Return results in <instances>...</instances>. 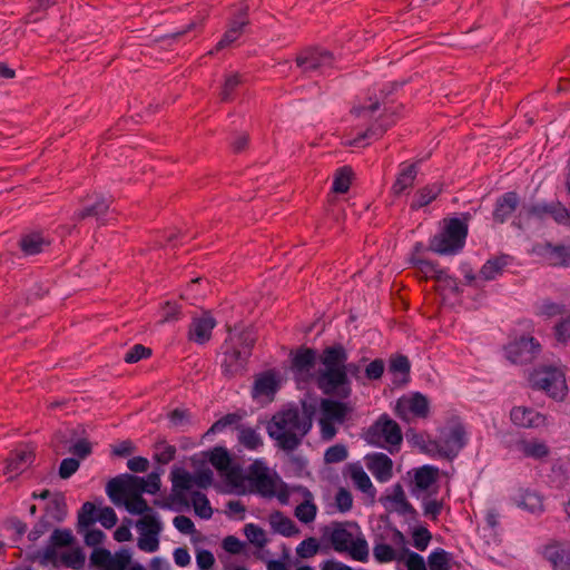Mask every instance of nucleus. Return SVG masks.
Wrapping results in <instances>:
<instances>
[{"mask_svg": "<svg viewBox=\"0 0 570 570\" xmlns=\"http://www.w3.org/2000/svg\"><path fill=\"white\" fill-rule=\"evenodd\" d=\"M347 351L341 344L328 346L323 350L320 361L322 367L315 375L317 387L326 395L346 400L352 394L348 373L356 374V364H346Z\"/></svg>", "mask_w": 570, "mask_h": 570, "instance_id": "1", "label": "nucleus"}, {"mask_svg": "<svg viewBox=\"0 0 570 570\" xmlns=\"http://www.w3.org/2000/svg\"><path fill=\"white\" fill-rule=\"evenodd\" d=\"M311 429V417L302 414L297 409L275 413L266 426L267 434L275 445L287 453L295 451L302 444Z\"/></svg>", "mask_w": 570, "mask_h": 570, "instance_id": "2", "label": "nucleus"}, {"mask_svg": "<svg viewBox=\"0 0 570 570\" xmlns=\"http://www.w3.org/2000/svg\"><path fill=\"white\" fill-rule=\"evenodd\" d=\"M322 541L338 553H347L353 560L366 562L367 541L356 522H332L322 529Z\"/></svg>", "mask_w": 570, "mask_h": 570, "instance_id": "3", "label": "nucleus"}, {"mask_svg": "<svg viewBox=\"0 0 570 570\" xmlns=\"http://www.w3.org/2000/svg\"><path fill=\"white\" fill-rule=\"evenodd\" d=\"M255 342L256 336L250 328L229 333L223 346L224 353L220 363L222 372L227 379L244 374Z\"/></svg>", "mask_w": 570, "mask_h": 570, "instance_id": "4", "label": "nucleus"}, {"mask_svg": "<svg viewBox=\"0 0 570 570\" xmlns=\"http://www.w3.org/2000/svg\"><path fill=\"white\" fill-rule=\"evenodd\" d=\"M366 443L382 448L391 454L399 452L403 441L400 425L387 414H382L363 433Z\"/></svg>", "mask_w": 570, "mask_h": 570, "instance_id": "5", "label": "nucleus"}, {"mask_svg": "<svg viewBox=\"0 0 570 570\" xmlns=\"http://www.w3.org/2000/svg\"><path fill=\"white\" fill-rule=\"evenodd\" d=\"M466 443V433L461 424H453L441 430L435 440H429L424 450L432 456L453 459Z\"/></svg>", "mask_w": 570, "mask_h": 570, "instance_id": "6", "label": "nucleus"}, {"mask_svg": "<svg viewBox=\"0 0 570 570\" xmlns=\"http://www.w3.org/2000/svg\"><path fill=\"white\" fill-rule=\"evenodd\" d=\"M468 235V226L459 218H451L443 230L435 235L429 248L440 255H451L461 250Z\"/></svg>", "mask_w": 570, "mask_h": 570, "instance_id": "7", "label": "nucleus"}, {"mask_svg": "<svg viewBox=\"0 0 570 570\" xmlns=\"http://www.w3.org/2000/svg\"><path fill=\"white\" fill-rule=\"evenodd\" d=\"M533 389L544 391L550 397L562 400L567 394L564 373L552 366H546L533 371L529 377Z\"/></svg>", "mask_w": 570, "mask_h": 570, "instance_id": "8", "label": "nucleus"}, {"mask_svg": "<svg viewBox=\"0 0 570 570\" xmlns=\"http://www.w3.org/2000/svg\"><path fill=\"white\" fill-rule=\"evenodd\" d=\"M142 478L126 474L110 480L107 484V494L115 504H120L122 500L142 495Z\"/></svg>", "mask_w": 570, "mask_h": 570, "instance_id": "9", "label": "nucleus"}, {"mask_svg": "<svg viewBox=\"0 0 570 570\" xmlns=\"http://www.w3.org/2000/svg\"><path fill=\"white\" fill-rule=\"evenodd\" d=\"M429 412V400L421 393H414L399 399L395 406L396 415L406 422H410L414 417L426 419Z\"/></svg>", "mask_w": 570, "mask_h": 570, "instance_id": "10", "label": "nucleus"}, {"mask_svg": "<svg viewBox=\"0 0 570 570\" xmlns=\"http://www.w3.org/2000/svg\"><path fill=\"white\" fill-rule=\"evenodd\" d=\"M333 56L326 50L306 49L296 57L297 67L305 73L322 72L332 67Z\"/></svg>", "mask_w": 570, "mask_h": 570, "instance_id": "11", "label": "nucleus"}, {"mask_svg": "<svg viewBox=\"0 0 570 570\" xmlns=\"http://www.w3.org/2000/svg\"><path fill=\"white\" fill-rule=\"evenodd\" d=\"M540 352V344L533 337H520L507 347L509 360L515 364L531 362Z\"/></svg>", "mask_w": 570, "mask_h": 570, "instance_id": "12", "label": "nucleus"}, {"mask_svg": "<svg viewBox=\"0 0 570 570\" xmlns=\"http://www.w3.org/2000/svg\"><path fill=\"white\" fill-rule=\"evenodd\" d=\"M35 446L30 444L20 445L14 449L7 459L4 473L14 478L26 471L35 461Z\"/></svg>", "mask_w": 570, "mask_h": 570, "instance_id": "13", "label": "nucleus"}, {"mask_svg": "<svg viewBox=\"0 0 570 570\" xmlns=\"http://www.w3.org/2000/svg\"><path fill=\"white\" fill-rule=\"evenodd\" d=\"M316 363V352L309 347H301L292 353L291 370L297 381H307Z\"/></svg>", "mask_w": 570, "mask_h": 570, "instance_id": "14", "label": "nucleus"}, {"mask_svg": "<svg viewBox=\"0 0 570 570\" xmlns=\"http://www.w3.org/2000/svg\"><path fill=\"white\" fill-rule=\"evenodd\" d=\"M216 324V320L208 312L194 317L189 325L188 340L196 344L204 345L212 338V332Z\"/></svg>", "mask_w": 570, "mask_h": 570, "instance_id": "15", "label": "nucleus"}, {"mask_svg": "<svg viewBox=\"0 0 570 570\" xmlns=\"http://www.w3.org/2000/svg\"><path fill=\"white\" fill-rule=\"evenodd\" d=\"M512 423L522 429H540L547 425V417L527 406H514L510 412Z\"/></svg>", "mask_w": 570, "mask_h": 570, "instance_id": "16", "label": "nucleus"}, {"mask_svg": "<svg viewBox=\"0 0 570 570\" xmlns=\"http://www.w3.org/2000/svg\"><path fill=\"white\" fill-rule=\"evenodd\" d=\"M248 480L256 491L264 497H273L276 492L275 480L269 475L267 468L258 463L250 466Z\"/></svg>", "mask_w": 570, "mask_h": 570, "instance_id": "17", "label": "nucleus"}, {"mask_svg": "<svg viewBox=\"0 0 570 570\" xmlns=\"http://www.w3.org/2000/svg\"><path fill=\"white\" fill-rule=\"evenodd\" d=\"M366 466L379 482H387L393 476V461L384 453L365 456Z\"/></svg>", "mask_w": 570, "mask_h": 570, "instance_id": "18", "label": "nucleus"}, {"mask_svg": "<svg viewBox=\"0 0 570 570\" xmlns=\"http://www.w3.org/2000/svg\"><path fill=\"white\" fill-rule=\"evenodd\" d=\"M544 557L554 570H570V544L554 542L544 549Z\"/></svg>", "mask_w": 570, "mask_h": 570, "instance_id": "19", "label": "nucleus"}, {"mask_svg": "<svg viewBox=\"0 0 570 570\" xmlns=\"http://www.w3.org/2000/svg\"><path fill=\"white\" fill-rule=\"evenodd\" d=\"M320 409L322 417L334 421L337 424L344 423L347 415L353 411L348 403L332 399H323Z\"/></svg>", "mask_w": 570, "mask_h": 570, "instance_id": "20", "label": "nucleus"}, {"mask_svg": "<svg viewBox=\"0 0 570 570\" xmlns=\"http://www.w3.org/2000/svg\"><path fill=\"white\" fill-rule=\"evenodd\" d=\"M279 387V380L274 371H267L258 375L253 387V397L272 400Z\"/></svg>", "mask_w": 570, "mask_h": 570, "instance_id": "21", "label": "nucleus"}, {"mask_svg": "<svg viewBox=\"0 0 570 570\" xmlns=\"http://www.w3.org/2000/svg\"><path fill=\"white\" fill-rule=\"evenodd\" d=\"M417 173L419 167L416 163L401 164V169L391 187L392 194L400 196L407 193L413 187Z\"/></svg>", "mask_w": 570, "mask_h": 570, "instance_id": "22", "label": "nucleus"}, {"mask_svg": "<svg viewBox=\"0 0 570 570\" xmlns=\"http://www.w3.org/2000/svg\"><path fill=\"white\" fill-rule=\"evenodd\" d=\"M75 542V537L70 529H55L49 539V546L43 551L47 561L55 563L57 558V548L70 547Z\"/></svg>", "mask_w": 570, "mask_h": 570, "instance_id": "23", "label": "nucleus"}, {"mask_svg": "<svg viewBox=\"0 0 570 570\" xmlns=\"http://www.w3.org/2000/svg\"><path fill=\"white\" fill-rule=\"evenodd\" d=\"M518 451L524 456L533 460H544L550 455L549 445L539 439H522L517 443Z\"/></svg>", "mask_w": 570, "mask_h": 570, "instance_id": "24", "label": "nucleus"}, {"mask_svg": "<svg viewBox=\"0 0 570 570\" xmlns=\"http://www.w3.org/2000/svg\"><path fill=\"white\" fill-rule=\"evenodd\" d=\"M519 197L517 193H505L497 200L493 218L498 223H504L517 209Z\"/></svg>", "mask_w": 570, "mask_h": 570, "instance_id": "25", "label": "nucleus"}, {"mask_svg": "<svg viewBox=\"0 0 570 570\" xmlns=\"http://www.w3.org/2000/svg\"><path fill=\"white\" fill-rule=\"evenodd\" d=\"M248 20L246 16L244 14L238 20H234L229 23L226 32L224 33L223 38L217 42L215 47V51H219L232 43H234L243 33L244 27L247 26ZM214 50H210L208 55H213Z\"/></svg>", "mask_w": 570, "mask_h": 570, "instance_id": "26", "label": "nucleus"}, {"mask_svg": "<svg viewBox=\"0 0 570 570\" xmlns=\"http://www.w3.org/2000/svg\"><path fill=\"white\" fill-rule=\"evenodd\" d=\"M21 250L26 255H36L45 250L50 245V239L41 233H31L23 235L19 242Z\"/></svg>", "mask_w": 570, "mask_h": 570, "instance_id": "27", "label": "nucleus"}, {"mask_svg": "<svg viewBox=\"0 0 570 570\" xmlns=\"http://www.w3.org/2000/svg\"><path fill=\"white\" fill-rule=\"evenodd\" d=\"M439 479V469L432 465H423L413 470V483L416 489L425 491Z\"/></svg>", "mask_w": 570, "mask_h": 570, "instance_id": "28", "label": "nucleus"}, {"mask_svg": "<svg viewBox=\"0 0 570 570\" xmlns=\"http://www.w3.org/2000/svg\"><path fill=\"white\" fill-rule=\"evenodd\" d=\"M303 502L295 509V517L303 523L307 524L315 520L317 507L314 503V495L307 489H303Z\"/></svg>", "mask_w": 570, "mask_h": 570, "instance_id": "29", "label": "nucleus"}, {"mask_svg": "<svg viewBox=\"0 0 570 570\" xmlns=\"http://www.w3.org/2000/svg\"><path fill=\"white\" fill-rule=\"evenodd\" d=\"M110 200L101 195H96L92 204H87L82 209L75 214L76 219H85L87 217H100L109 209Z\"/></svg>", "mask_w": 570, "mask_h": 570, "instance_id": "30", "label": "nucleus"}, {"mask_svg": "<svg viewBox=\"0 0 570 570\" xmlns=\"http://www.w3.org/2000/svg\"><path fill=\"white\" fill-rule=\"evenodd\" d=\"M543 255L553 266H570V247L544 245Z\"/></svg>", "mask_w": 570, "mask_h": 570, "instance_id": "31", "label": "nucleus"}, {"mask_svg": "<svg viewBox=\"0 0 570 570\" xmlns=\"http://www.w3.org/2000/svg\"><path fill=\"white\" fill-rule=\"evenodd\" d=\"M413 266L417 269L424 278H435L436 281H443L448 277V273L445 269H441L438 264L421 259V258H412Z\"/></svg>", "mask_w": 570, "mask_h": 570, "instance_id": "32", "label": "nucleus"}, {"mask_svg": "<svg viewBox=\"0 0 570 570\" xmlns=\"http://www.w3.org/2000/svg\"><path fill=\"white\" fill-rule=\"evenodd\" d=\"M509 256H499L489 259L480 269V278L483 281H492L502 274L509 264Z\"/></svg>", "mask_w": 570, "mask_h": 570, "instance_id": "33", "label": "nucleus"}, {"mask_svg": "<svg viewBox=\"0 0 570 570\" xmlns=\"http://www.w3.org/2000/svg\"><path fill=\"white\" fill-rule=\"evenodd\" d=\"M441 191L442 186L438 183L419 189L415 194L413 203L411 204V208L419 209L429 205L441 194Z\"/></svg>", "mask_w": 570, "mask_h": 570, "instance_id": "34", "label": "nucleus"}, {"mask_svg": "<svg viewBox=\"0 0 570 570\" xmlns=\"http://www.w3.org/2000/svg\"><path fill=\"white\" fill-rule=\"evenodd\" d=\"M46 512L52 520L61 522L68 513L65 495L62 493H56L49 501Z\"/></svg>", "mask_w": 570, "mask_h": 570, "instance_id": "35", "label": "nucleus"}, {"mask_svg": "<svg viewBox=\"0 0 570 570\" xmlns=\"http://www.w3.org/2000/svg\"><path fill=\"white\" fill-rule=\"evenodd\" d=\"M271 524L275 531L285 537H292L298 533V529L293 520L283 515L282 513L273 514L271 517Z\"/></svg>", "mask_w": 570, "mask_h": 570, "instance_id": "36", "label": "nucleus"}, {"mask_svg": "<svg viewBox=\"0 0 570 570\" xmlns=\"http://www.w3.org/2000/svg\"><path fill=\"white\" fill-rule=\"evenodd\" d=\"M136 528L139 531V533L160 534L163 530V524L160 520L157 518L156 513L151 512L149 514L142 515L136 522Z\"/></svg>", "mask_w": 570, "mask_h": 570, "instance_id": "37", "label": "nucleus"}, {"mask_svg": "<svg viewBox=\"0 0 570 570\" xmlns=\"http://www.w3.org/2000/svg\"><path fill=\"white\" fill-rule=\"evenodd\" d=\"M86 556L80 548L65 551L60 554L59 561L67 568L79 570L83 567Z\"/></svg>", "mask_w": 570, "mask_h": 570, "instance_id": "38", "label": "nucleus"}, {"mask_svg": "<svg viewBox=\"0 0 570 570\" xmlns=\"http://www.w3.org/2000/svg\"><path fill=\"white\" fill-rule=\"evenodd\" d=\"M242 76L237 72H232L225 76V80L219 92L220 101L228 102L233 99V94L242 83Z\"/></svg>", "mask_w": 570, "mask_h": 570, "instance_id": "39", "label": "nucleus"}, {"mask_svg": "<svg viewBox=\"0 0 570 570\" xmlns=\"http://www.w3.org/2000/svg\"><path fill=\"white\" fill-rule=\"evenodd\" d=\"M173 491H188L194 487V476L185 470L176 469L171 472Z\"/></svg>", "mask_w": 570, "mask_h": 570, "instance_id": "40", "label": "nucleus"}, {"mask_svg": "<svg viewBox=\"0 0 570 570\" xmlns=\"http://www.w3.org/2000/svg\"><path fill=\"white\" fill-rule=\"evenodd\" d=\"M154 459L160 464H167L175 459L176 448L165 440H159L155 443Z\"/></svg>", "mask_w": 570, "mask_h": 570, "instance_id": "41", "label": "nucleus"}, {"mask_svg": "<svg viewBox=\"0 0 570 570\" xmlns=\"http://www.w3.org/2000/svg\"><path fill=\"white\" fill-rule=\"evenodd\" d=\"M352 174V169L347 166L337 169L333 180V191L340 194L346 193L351 186Z\"/></svg>", "mask_w": 570, "mask_h": 570, "instance_id": "42", "label": "nucleus"}, {"mask_svg": "<svg viewBox=\"0 0 570 570\" xmlns=\"http://www.w3.org/2000/svg\"><path fill=\"white\" fill-rule=\"evenodd\" d=\"M451 554L443 549H436L428 558L430 570H450Z\"/></svg>", "mask_w": 570, "mask_h": 570, "instance_id": "43", "label": "nucleus"}, {"mask_svg": "<svg viewBox=\"0 0 570 570\" xmlns=\"http://www.w3.org/2000/svg\"><path fill=\"white\" fill-rule=\"evenodd\" d=\"M239 443L248 450H257L263 445V440L256 430L242 428L238 435Z\"/></svg>", "mask_w": 570, "mask_h": 570, "instance_id": "44", "label": "nucleus"}, {"mask_svg": "<svg viewBox=\"0 0 570 570\" xmlns=\"http://www.w3.org/2000/svg\"><path fill=\"white\" fill-rule=\"evenodd\" d=\"M120 504H124L126 510L131 514H139L142 517L153 512L142 495L122 500Z\"/></svg>", "mask_w": 570, "mask_h": 570, "instance_id": "45", "label": "nucleus"}, {"mask_svg": "<svg viewBox=\"0 0 570 570\" xmlns=\"http://www.w3.org/2000/svg\"><path fill=\"white\" fill-rule=\"evenodd\" d=\"M191 502L195 513L203 519L212 518L213 510L206 495L202 492H193Z\"/></svg>", "mask_w": 570, "mask_h": 570, "instance_id": "46", "label": "nucleus"}, {"mask_svg": "<svg viewBox=\"0 0 570 570\" xmlns=\"http://www.w3.org/2000/svg\"><path fill=\"white\" fill-rule=\"evenodd\" d=\"M209 462L218 471L225 472L229 469L232 460L226 449L215 448L210 452Z\"/></svg>", "mask_w": 570, "mask_h": 570, "instance_id": "47", "label": "nucleus"}, {"mask_svg": "<svg viewBox=\"0 0 570 570\" xmlns=\"http://www.w3.org/2000/svg\"><path fill=\"white\" fill-rule=\"evenodd\" d=\"M351 479L354 485L362 492L367 493L373 490L372 481L362 466L351 468Z\"/></svg>", "mask_w": 570, "mask_h": 570, "instance_id": "48", "label": "nucleus"}, {"mask_svg": "<svg viewBox=\"0 0 570 570\" xmlns=\"http://www.w3.org/2000/svg\"><path fill=\"white\" fill-rule=\"evenodd\" d=\"M374 559L380 563H387L396 559L395 549L386 543H375L373 547Z\"/></svg>", "mask_w": 570, "mask_h": 570, "instance_id": "49", "label": "nucleus"}, {"mask_svg": "<svg viewBox=\"0 0 570 570\" xmlns=\"http://www.w3.org/2000/svg\"><path fill=\"white\" fill-rule=\"evenodd\" d=\"M348 455L347 449L344 444H335L330 446L324 453V461L327 464L340 463L346 460Z\"/></svg>", "mask_w": 570, "mask_h": 570, "instance_id": "50", "label": "nucleus"}, {"mask_svg": "<svg viewBox=\"0 0 570 570\" xmlns=\"http://www.w3.org/2000/svg\"><path fill=\"white\" fill-rule=\"evenodd\" d=\"M244 532L248 541L258 548H263L267 543L264 530L253 523L246 524Z\"/></svg>", "mask_w": 570, "mask_h": 570, "instance_id": "51", "label": "nucleus"}, {"mask_svg": "<svg viewBox=\"0 0 570 570\" xmlns=\"http://www.w3.org/2000/svg\"><path fill=\"white\" fill-rule=\"evenodd\" d=\"M320 550V543L313 537L303 540L296 548L299 558L308 559L314 557Z\"/></svg>", "mask_w": 570, "mask_h": 570, "instance_id": "52", "label": "nucleus"}, {"mask_svg": "<svg viewBox=\"0 0 570 570\" xmlns=\"http://www.w3.org/2000/svg\"><path fill=\"white\" fill-rule=\"evenodd\" d=\"M137 546L144 552H155L159 548V534L139 533Z\"/></svg>", "mask_w": 570, "mask_h": 570, "instance_id": "53", "label": "nucleus"}, {"mask_svg": "<svg viewBox=\"0 0 570 570\" xmlns=\"http://www.w3.org/2000/svg\"><path fill=\"white\" fill-rule=\"evenodd\" d=\"M130 563V554L128 551L122 550L117 552L115 556H110L105 570H125Z\"/></svg>", "mask_w": 570, "mask_h": 570, "instance_id": "54", "label": "nucleus"}, {"mask_svg": "<svg viewBox=\"0 0 570 570\" xmlns=\"http://www.w3.org/2000/svg\"><path fill=\"white\" fill-rule=\"evenodd\" d=\"M335 505L340 512H347L353 507V497L351 492L344 488H340L335 494Z\"/></svg>", "mask_w": 570, "mask_h": 570, "instance_id": "55", "label": "nucleus"}, {"mask_svg": "<svg viewBox=\"0 0 570 570\" xmlns=\"http://www.w3.org/2000/svg\"><path fill=\"white\" fill-rule=\"evenodd\" d=\"M95 504L91 502H85L78 513V525L87 528L92 524L95 522Z\"/></svg>", "mask_w": 570, "mask_h": 570, "instance_id": "56", "label": "nucleus"}, {"mask_svg": "<svg viewBox=\"0 0 570 570\" xmlns=\"http://www.w3.org/2000/svg\"><path fill=\"white\" fill-rule=\"evenodd\" d=\"M431 533L430 531L424 528V527H421V528H417L413 531V534H412V539H413V546L420 550V551H424L430 541H431Z\"/></svg>", "mask_w": 570, "mask_h": 570, "instance_id": "57", "label": "nucleus"}, {"mask_svg": "<svg viewBox=\"0 0 570 570\" xmlns=\"http://www.w3.org/2000/svg\"><path fill=\"white\" fill-rule=\"evenodd\" d=\"M151 350L141 345L136 344L134 345L125 355L124 360L126 363H136L145 357L150 356Z\"/></svg>", "mask_w": 570, "mask_h": 570, "instance_id": "58", "label": "nucleus"}, {"mask_svg": "<svg viewBox=\"0 0 570 570\" xmlns=\"http://www.w3.org/2000/svg\"><path fill=\"white\" fill-rule=\"evenodd\" d=\"M549 216L558 224H570V212L560 202L552 203Z\"/></svg>", "mask_w": 570, "mask_h": 570, "instance_id": "59", "label": "nucleus"}, {"mask_svg": "<svg viewBox=\"0 0 570 570\" xmlns=\"http://www.w3.org/2000/svg\"><path fill=\"white\" fill-rule=\"evenodd\" d=\"M242 415L238 413H228L224 415L222 419L216 421L212 428L209 429V432L217 433L225 430L227 426L235 425L242 420Z\"/></svg>", "mask_w": 570, "mask_h": 570, "instance_id": "60", "label": "nucleus"}, {"mask_svg": "<svg viewBox=\"0 0 570 570\" xmlns=\"http://www.w3.org/2000/svg\"><path fill=\"white\" fill-rule=\"evenodd\" d=\"M318 424H320L321 439L323 441L328 442L335 438V435L337 433V429L335 426V424H337L336 422L330 421V420L321 416L318 420Z\"/></svg>", "mask_w": 570, "mask_h": 570, "instance_id": "61", "label": "nucleus"}, {"mask_svg": "<svg viewBox=\"0 0 570 570\" xmlns=\"http://www.w3.org/2000/svg\"><path fill=\"white\" fill-rule=\"evenodd\" d=\"M110 551L102 548H96L90 554V563L105 570L108 561H110Z\"/></svg>", "mask_w": 570, "mask_h": 570, "instance_id": "62", "label": "nucleus"}, {"mask_svg": "<svg viewBox=\"0 0 570 570\" xmlns=\"http://www.w3.org/2000/svg\"><path fill=\"white\" fill-rule=\"evenodd\" d=\"M79 461L73 458L63 459L59 466V476L61 479H68L79 469Z\"/></svg>", "mask_w": 570, "mask_h": 570, "instance_id": "63", "label": "nucleus"}, {"mask_svg": "<svg viewBox=\"0 0 570 570\" xmlns=\"http://www.w3.org/2000/svg\"><path fill=\"white\" fill-rule=\"evenodd\" d=\"M97 519L106 529H111L112 527H115L118 520L116 512L110 507L101 509L99 511Z\"/></svg>", "mask_w": 570, "mask_h": 570, "instance_id": "64", "label": "nucleus"}]
</instances>
